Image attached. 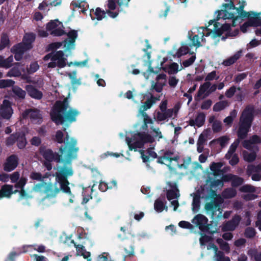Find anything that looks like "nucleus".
<instances>
[{"instance_id":"1","label":"nucleus","mask_w":261,"mask_h":261,"mask_svg":"<svg viewBox=\"0 0 261 261\" xmlns=\"http://www.w3.org/2000/svg\"><path fill=\"white\" fill-rule=\"evenodd\" d=\"M79 150L76 140L73 138H70L68 133H66L65 144L62 145L59 148V152H54L44 145L40 146L38 149L39 153L44 160L54 161L63 165L56 172L55 179L61 185V189L64 193L69 195H71V192L67 178L73 174V171L72 167L70 166L72 161L76 158Z\"/></svg>"},{"instance_id":"2","label":"nucleus","mask_w":261,"mask_h":261,"mask_svg":"<svg viewBox=\"0 0 261 261\" xmlns=\"http://www.w3.org/2000/svg\"><path fill=\"white\" fill-rule=\"evenodd\" d=\"M80 114L77 109L69 108L68 98L66 97L63 100L56 101L50 115L51 120L58 125L76 121V117Z\"/></svg>"},{"instance_id":"3","label":"nucleus","mask_w":261,"mask_h":261,"mask_svg":"<svg viewBox=\"0 0 261 261\" xmlns=\"http://www.w3.org/2000/svg\"><path fill=\"white\" fill-rule=\"evenodd\" d=\"M254 108L247 107L243 111L240 118L237 135L239 139H245L249 132L253 120Z\"/></svg>"},{"instance_id":"4","label":"nucleus","mask_w":261,"mask_h":261,"mask_svg":"<svg viewBox=\"0 0 261 261\" xmlns=\"http://www.w3.org/2000/svg\"><path fill=\"white\" fill-rule=\"evenodd\" d=\"M209 197L212 200L210 202L205 203L204 208L206 212H211L212 216H214L217 211L220 210V206L223 202L224 200L220 195L217 194L215 191L212 189Z\"/></svg>"},{"instance_id":"5","label":"nucleus","mask_w":261,"mask_h":261,"mask_svg":"<svg viewBox=\"0 0 261 261\" xmlns=\"http://www.w3.org/2000/svg\"><path fill=\"white\" fill-rule=\"evenodd\" d=\"M245 3V2L243 1L242 4L241 5L239 8H237L236 11L234 13L229 12L226 10H218L217 11L218 13L217 20H220V19H223V20L227 19H232V25L235 27V21L239 18V16L237 15L238 13L241 12V11H244Z\"/></svg>"},{"instance_id":"6","label":"nucleus","mask_w":261,"mask_h":261,"mask_svg":"<svg viewBox=\"0 0 261 261\" xmlns=\"http://www.w3.org/2000/svg\"><path fill=\"white\" fill-rule=\"evenodd\" d=\"M53 58V62L48 64V68H54L58 67L62 68L66 66L67 59L64 57V54L62 50L57 51Z\"/></svg>"},{"instance_id":"7","label":"nucleus","mask_w":261,"mask_h":261,"mask_svg":"<svg viewBox=\"0 0 261 261\" xmlns=\"http://www.w3.org/2000/svg\"><path fill=\"white\" fill-rule=\"evenodd\" d=\"M13 114L11 102L7 99H4L0 106V116L4 119L9 120Z\"/></svg>"},{"instance_id":"8","label":"nucleus","mask_w":261,"mask_h":261,"mask_svg":"<svg viewBox=\"0 0 261 261\" xmlns=\"http://www.w3.org/2000/svg\"><path fill=\"white\" fill-rule=\"evenodd\" d=\"M241 219L240 215H235L230 220L223 223L222 226V231L223 232L234 231L239 226Z\"/></svg>"},{"instance_id":"9","label":"nucleus","mask_w":261,"mask_h":261,"mask_svg":"<svg viewBox=\"0 0 261 261\" xmlns=\"http://www.w3.org/2000/svg\"><path fill=\"white\" fill-rule=\"evenodd\" d=\"M30 50L21 42L14 45L11 48V52L14 55V59L17 61H20L23 58L24 54Z\"/></svg>"},{"instance_id":"10","label":"nucleus","mask_w":261,"mask_h":261,"mask_svg":"<svg viewBox=\"0 0 261 261\" xmlns=\"http://www.w3.org/2000/svg\"><path fill=\"white\" fill-rule=\"evenodd\" d=\"M18 158L16 154H12L8 156L4 164V169L6 172H10L14 170L18 166Z\"/></svg>"},{"instance_id":"11","label":"nucleus","mask_w":261,"mask_h":261,"mask_svg":"<svg viewBox=\"0 0 261 261\" xmlns=\"http://www.w3.org/2000/svg\"><path fill=\"white\" fill-rule=\"evenodd\" d=\"M261 143V138L257 135H252L249 140H245L242 142L243 146L246 149L252 151L253 149V145Z\"/></svg>"},{"instance_id":"12","label":"nucleus","mask_w":261,"mask_h":261,"mask_svg":"<svg viewBox=\"0 0 261 261\" xmlns=\"http://www.w3.org/2000/svg\"><path fill=\"white\" fill-rule=\"evenodd\" d=\"M22 117L23 118L30 117L32 121H38V120H40L42 118L40 111L36 109L25 110L22 113Z\"/></svg>"},{"instance_id":"13","label":"nucleus","mask_w":261,"mask_h":261,"mask_svg":"<svg viewBox=\"0 0 261 261\" xmlns=\"http://www.w3.org/2000/svg\"><path fill=\"white\" fill-rule=\"evenodd\" d=\"M25 89L28 95L34 99L40 100L43 97L42 92L32 85H27Z\"/></svg>"},{"instance_id":"14","label":"nucleus","mask_w":261,"mask_h":261,"mask_svg":"<svg viewBox=\"0 0 261 261\" xmlns=\"http://www.w3.org/2000/svg\"><path fill=\"white\" fill-rule=\"evenodd\" d=\"M36 39V35L34 33H26L24 34L22 40L21 42L29 49L31 50L33 47V43Z\"/></svg>"},{"instance_id":"15","label":"nucleus","mask_w":261,"mask_h":261,"mask_svg":"<svg viewBox=\"0 0 261 261\" xmlns=\"http://www.w3.org/2000/svg\"><path fill=\"white\" fill-rule=\"evenodd\" d=\"M261 27V18H251L247 22L244 23L240 27L241 31L245 33L249 27Z\"/></svg>"},{"instance_id":"16","label":"nucleus","mask_w":261,"mask_h":261,"mask_svg":"<svg viewBox=\"0 0 261 261\" xmlns=\"http://www.w3.org/2000/svg\"><path fill=\"white\" fill-rule=\"evenodd\" d=\"M125 255L124 256V261L127 257H132L134 255V248L133 246V241L132 239H127L126 243L123 245Z\"/></svg>"},{"instance_id":"17","label":"nucleus","mask_w":261,"mask_h":261,"mask_svg":"<svg viewBox=\"0 0 261 261\" xmlns=\"http://www.w3.org/2000/svg\"><path fill=\"white\" fill-rule=\"evenodd\" d=\"M60 185L61 186L60 184ZM60 190L64 192L61 187L60 188L55 187L53 184L48 183L46 185L44 191L47 196L54 197L59 193Z\"/></svg>"},{"instance_id":"18","label":"nucleus","mask_w":261,"mask_h":261,"mask_svg":"<svg viewBox=\"0 0 261 261\" xmlns=\"http://www.w3.org/2000/svg\"><path fill=\"white\" fill-rule=\"evenodd\" d=\"M106 12L102 10L100 8L97 7L94 11L93 9L90 10V15L92 20L96 19L101 20L106 17Z\"/></svg>"},{"instance_id":"19","label":"nucleus","mask_w":261,"mask_h":261,"mask_svg":"<svg viewBox=\"0 0 261 261\" xmlns=\"http://www.w3.org/2000/svg\"><path fill=\"white\" fill-rule=\"evenodd\" d=\"M173 112V109H168L164 112L158 111L156 114V119L158 121H164L168 118H171Z\"/></svg>"},{"instance_id":"20","label":"nucleus","mask_w":261,"mask_h":261,"mask_svg":"<svg viewBox=\"0 0 261 261\" xmlns=\"http://www.w3.org/2000/svg\"><path fill=\"white\" fill-rule=\"evenodd\" d=\"M12 91L14 94V97L16 99L23 100L26 95V91L23 90L18 86H14L12 87Z\"/></svg>"},{"instance_id":"21","label":"nucleus","mask_w":261,"mask_h":261,"mask_svg":"<svg viewBox=\"0 0 261 261\" xmlns=\"http://www.w3.org/2000/svg\"><path fill=\"white\" fill-rule=\"evenodd\" d=\"M241 50L237 51L234 55L223 61L222 64L225 66H229L237 62L242 56Z\"/></svg>"},{"instance_id":"22","label":"nucleus","mask_w":261,"mask_h":261,"mask_svg":"<svg viewBox=\"0 0 261 261\" xmlns=\"http://www.w3.org/2000/svg\"><path fill=\"white\" fill-rule=\"evenodd\" d=\"M13 186L11 185H5L1 187L0 190V198L2 197H10L12 194Z\"/></svg>"},{"instance_id":"23","label":"nucleus","mask_w":261,"mask_h":261,"mask_svg":"<svg viewBox=\"0 0 261 261\" xmlns=\"http://www.w3.org/2000/svg\"><path fill=\"white\" fill-rule=\"evenodd\" d=\"M237 15L239 16V18H247L248 20H249V19L251 18H257V19H261V12L257 13L251 11L246 12L244 10L238 13Z\"/></svg>"},{"instance_id":"24","label":"nucleus","mask_w":261,"mask_h":261,"mask_svg":"<svg viewBox=\"0 0 261 261\" xmlns=\"http://www.w3.org/2000/svg\"><path fill=\"white\" fill-rule=\"evenodd\" d=\"M136 136L139 139L141 140L143 145L146 143H152L154 141V139L152 136L143 132L138 133Z\"/></svg>"},{"instance_id":"25","label":"nucleus","mask_w":261,"mask_h":261,"mask_svg":"<svg viewBox=\"0 0 261 261\" xmlns=\"http://www.w3.org/2000/svg\"><path fill=\"white\" fill-rule=\"evenodd\" d=\"M240 139L239 138L236 139L235 141L231 144L227 153L225 154V158L226 159H230L231 156L234 154V152L236 151L238 146L239 145Z\"/></svg>"},{"instance_id":"26","label":"nucleus","mask_w":261,"mask_h":261,"mask_svg":"<svg viewBox=\"0 0 261 261\" xmlns=\"http://www.w3.org/2000/svg\"><path fill=\"white\" fill-rule=\"evenodd\" d=\"M223 164L221 162H213L210 166V169L213 172L214 175L218 176L223 173L221 168Z\"/></svg>"},{"instance_id":"27","label":"nucleus","mask_w":261,"mask_h":261,"mask_svg":"<svg viewBox=\"0 0 261 261\" xmlns=\"http://www.w3.org/2000/svg\"><path fill=\"white\" fill-rule=\"evenodd\" d=\"M18 139H17V146L20 149H24L27 144L26 137L24 134L19 133L17 136Z\"/></svg>"},{"instance_id":"28","label":"nucleus","mask_w":261,"mask_h":261,"mask_svg":"<svg viewBox=\"0 0 261 261\" xmlns=\"http://www.w3.org/2000/svg\"><path fill=\"white\" fill-rule=\"evenodd\" d=\"M165 86V81L164 82H157L155 83L154 81H152L151 87L148 92H153L155 91L156 92L160 93L162 91L163 87Z\"/></svg>"},{"instance_id":"29","label":"nucleus","mask_w":261,"mask_h":261,"mask_svg":"<svg viewBox=\"0 0 261 261\" xmlns=\"http://www.w3.org/2000/svg\"><path fill=\"white\" fill-rule=\"evenodd\" d=\"M154 208L158 213H161L164 210L166 211L168 210V207L166 206L165 203L160 199H157L155 200Z\"/></svg>"},{"instance_id":"30","label":"nucleus","mask_w":261,"mask_h":261,"mask_svg":"<svg viewBox=\"0 0 261 261\" xmlns=\"http://www.w3.org/2000/svg\"><path fill=\"white\" fill-rule=\"evenodd\" d=\"M192 211L194 213H197L200 206V196L198 194H196L193 197L192 203Z\"/></svg>"},{"instance_id":"31","label":"nucleus","mask_w":261,"mask_h":261,"mask_svg":"<svg viewBox=\"0 0 261 261\" xmlns=\"http://www.w3.org/2000/svg\"><path fill=\"white\" fill-rule=\"evenodd\" d=\"M74 247L77 252L80 253L81 255L83 256L84 258H88L90 256L91 253L89 251H87L83 245L74 244Z\"/></svg>"},{"instance_id":"32","label":"nucleus","mask_w":261,"mask_h":261,"mask_svg":"<svg viewBox=\"0 0 261 261\" xmlns=\"http://www.w3.org/2000/svg\"><path fill=\"white\" fill-rule=\"evenodd\" d=\"M33 247L34 249L39 252L43 253L45 252V247L43 245H28V246H23L22 247V252L25 253L28 251L27 248Z\"/></svg>"},{"instance_id":"33","label":"nucleus","mask_w":261,"mask_h":261,"mask_svg":"<svg viewBox=\"0 0 261 261\" xmlns=\"http://www.w3.org/2000/svg\"><path fill=\"white\" fill-rule=\"evenodd\" d=\"M196 223L199 226V228L206 224L208 221L207 218L203 215L198 214L195 217Z\"/></svg>"},{"instance_id":"34","label":"nucleus","mask_w":261,"mask_h":261,"mask_svg":"<svg viewBox=\"0 0 261 261\" xmlns=\"http://www.w3.org/2000/svg\"><path fill=\"white\" fill-rule=\"evenodd\" d=\"M228 106V102L226 100L220 101L216 102L213 106L214 112H220Z\"/></svg>"},{"instance_id":"35","label":"nucleus","mask_w":261,"mask_h":261,"mask_svg":"<svg viewBox=\"0 0 261 261\" xmlns=\"http://www.w3.org/2000/svg\"><path fill=\"white\" fill-rule=\"evenodd\" d=\"M130 0H117V4L118 6V12L126 13L125 8L128 7V4Z\"/></svg>"},{"instance_id":"36","label":"nucleus","mask_w":261,"mask_h":261,"mask_svg":"<svg viewBox=\"0 0 261 261\" xmlns=\"http://www.w3.org/2000/svg\"><path fill=\"white\" fill-rule=\"evenodd\" d=\"M244 160L248 162H253L256 157V152L252 151L251 152H248V151L244 150L243 152Z\"/></svg>"},{"instance_id":"37","label":"nucleus","mask_w":261,"mask_h":261,"mask_svg":"<svg viewBox=\"0 0 261 261\" xmlns=\"http://www.w3.org/2000/svg\"><path fill=\"white\" fill-rule=\"evenodd\" d=\"M18 132L11 134L10 136L6 139L5 141V144L6 146H11L13 145L15 143V142L17 141V139H18Z\"/></svg>"},{"instance_id":"38","label":"nucleus","mask_w":261,"mask_h":261,"mask_svg":"<svg viewBox=\"0 0 261 261\" xmlns=\"http://www.w3.org/2000/svg\"><path fill=\"white\" fill-rule=\"evenodd\" d=\"M211 86V83L210 82H206L201 85L197 93V97H201L202 94L207 91Z\"/></svg>"},{"instance_id":"39","label":"nucleus","mask_w":261,"mask_h":261,"mask_svg":"<svg viewBox=\"0 0 261 261\" xmlns=\"http://www.w3.org/2000/svg\"><path fill=\"white\" fill-rule=\"evenodd\" d=\"M163 70L167 72L169 74H174L178 71V65L176 63H172L168 67L167 70L166 68H163Z\"/></svg>"},{"instance_id":"40","label":"nucleus","mask_w":261,"mask_h":261,"mask_svg":"<svg viewBox=\"0 0 261 261\" xmlns=\"http://www.w3.org/2000/svg\"><path fill=\"white\" fill-rule=\"evenodd\" d=\"M196 126L198 127L202 126L205 122V115L203 112L199 113L195 118Z\"/></svg>"},{"instance_id":"41","label":"nucleus","mask_w":261,"mask_h":261,"mask_svg":"<svg viewBox=\"0 0 261 261\" xmlns=\"http://www.w3.org/2000/svg\"><path fill=\"white\" fill-rule=\"evenodd\" d=\"M10 40L8 35L6 33L2 34L1 37L0 46L4 49L10 44Z\"/></svg>"},{"instance_id":"42","label":"nucleus","mask_w":261,"mask_h":261,"mask_svg":"<svg viewBox=\"0 0 261 261\" xmlns=\"http://www.w3.org/2000/svg\"><path fill=\"white\" fill-rule=\"evenodd\" d=\"M170 10V7L167 2L164 3V8H162L159 13V17L161 18H166L167 16L168 12Z\"/></svg>"},{"instance_id":"43","label":"nucleus","mask_w":261,"mask_h":261,"mask_svg":"<svg viewBox=\"0 0 261 261\" xmlns=\"http://www.w3.org/2000/svg\"><path fill=\"white\" fill-rule=\"evenodd\" d=\"M237 112L236 110H233L230 113V115L226 117L224 119V122L227 125H231L233 122L234 119L236 117Z\"/></svg>"},{"instance_id":"44","label":"nucleus","mask_w":261,"mask_h":261,"mask_svg":"<svg viewBox=\"0 0 261 261\" xmlns=\"http://www.w3.org/2000/svg\"><path fill=\"white\" fill-rule=\"evenodd\" d=\"M237 194V192L232 188H227L224 190L222 193L224 197L226 198H231Z\"/></svg>"},{"instance_id":"45","label":"nucleus","mask_w":261,"mask_h":261,"mask_svg":"<svg viewBox=\"0 0 261 261\" xmlns=\"http://www.w3.org/2000/svg\"><path fill=\"white\" fill-rule=\"evenodd\" d=\"M189 51V48L187 46H181L177 51L175 55H173L174 57L180 58L182 56L187 54Z\"/></svg>"},{"instance_id":"46","label":"nucleus","mask_w":261,"mask_h":261,"mask_svg":"<svg viewBox=\"0 0 261 261\" xmlns=\"http://www.w3.org/2000/svg\"><path fill=\"white\" fill-rule=\"evenodd\" d=\"M65 136H66V135ZM65 137H66L64 138V134L61 130H58L56 132L54 140L59 144L64 143V145L65 142Z\"/></svg>"},{"instance_id":"47","label":"nucleus","mask_w":261,"mask_h":261,"mask_svg":"<svg viewBox=\"0 0 261 261\" xmlns=\"http://www.w3.org/2000/svg\"><path fill=\"white\" fill-rule=\"evenodd\" d=\"M128 145L130 150L134 149L135 151H137V148H142L143 146L142 142L141 140L135 141L134 143H131L130 141L128 142Z\"/></svg>"},{"instance_id":"48","label":"nucleus","mask_w":261,"mask_h":261,"mask_svg":"<svg viewBox=\"0 0 261 261\" xmlns=\"http://www.w3.org/2000/svg\"><path fill=\"white\" fill-rule=\"evenodd\" d=\"M220 25L221 23L220 22H215L214 23V28L213 29V35L214 37H220L224 33L222 29L220 28Z\"/></svg>"},{"instance_id":"49","label":"nucleus","mask_w":261,"mask_h":261,"mask_svg":"<svg viewBox=\"0 0 261 261\" xmlns=\"http://www.w3.org/2000/svg\"><path fill=\"white\" fill-rule=\"evenodd\" d=\"M57 23H60L61 22L58 20H50L46 25V31L51 32L58 27Z\"/></svg>"},{"instance_id":"50","label":"nucleus","mask_w":261,"mask_h":261,"mask_svg":"<svg viewBox=\"0 0 261 261\" xmlns=\"http://www.w3.org/2000/svg\"><path fill=\"white\" fill-rule=\"evenodd\" d=\"M179 196V192H176L175 190H168L167 191L166 196L169 201L177 198Z\"/></svg>"},{"instance_id":"51","label":"nucleus","mask_w":261,"mask_h":261,"mask_svg":"<svg viewBox=\"0 0 261 261\" xmlns=\"http://www.w3.org/2000/svg\"><path fill=\"white\" fill-rule=\"evenodd\" d=\"M243 182L244 179L243 178L237 175H233V177L231 181V186L233 187H237L241 185Z\"/></svg>"},{"instance_id":"52","label":"nucleus","mask_w":261,"mask_h":261,"mask_svg":"<svg viewBox=\"0 0 261 261\" xmlns=\"http://www.w3.org/2000/svg\"><path fill=\"white\" fill-rule=\"evenodd\" d=\"M15 84V82L12 80H0V88H6L14 86L13 85Z\"/></svg>"},{"instance_id":"53","label":"nucleus","mask_w":261,"mask_h":261,"mask_svg":"<svg viewBox=\"0 0 261 261\" xmlns=\"http://www.w3.org/2000/svg\"><path fill=\"white\" fill-rule=\"evenodd\" d=\"M256 234V231L254 228L248 227H247L244 232V235L247 238H253Z\"/></svg>"},{"instance_id":"54","label":"nucleus","mask_w":261,"mask_h":261,"mask_svg":"<svg viewBox=\"0 0 261 261\" xmlns=\"http://www.w3.org/2000/svg\"><path fill=\"white\" fill-rule=\"evenodd\" d=\"M20 75V70L16 67L12 68L7 73V76L9 77H19Z\"/></svg>"},{"instance_id":"55","label":"nucleus","mask_w":261,"mask_h":261,"mask_svg":"<svg viewBox=\"0 0 261 261\" xmlns=\"http://www.w3.org/2000/svg\"><path fill=\"white\" fill-rule=\"evenodd\" d=\"M217 242L220 245V248L225 251V252H228L230 250V247L228 243L224 242L221 239H218Z\"/></svg>"},{"instance_id":"56","label":"nucleus","mask_w":261,"mask_h":261,"mask_svg":"<svg viewBox=\"0 0 261 261\" xmlns=\"http://www.w3.org/2000/svg\"><path fill=\"white\" fill-rule=\"evenodd\" d=\"M39 68V66L36 62H32L29 67L27 68V72L29 74L34 73L38 70Z\"/></svg>"},{"instance_id":"57","label":"nucleus","mask_w":261,"mask_h":261,"mask_svg":"<svg viewBox=\"0 0 261 261\" xmlns=\"http://www.w3.org/2000/svg\"><path fill=\"white\" fill-rule=\"evenodd\" d=\"M217 261H230L228 256H225L224 253L221 251H218L215 253Z\"/></svg>"},{"instance_id":"58","label":"nucleus","mask_w":261,"mask_h":261,"mask_svg":"<svg viewBox=\"0 0 261 261\" xmlns=\"http://www.w3.org/2000/svg\"><path fill=\"white\" fill-rule=\"evenodd\" d=\"M154 103V101L152 100L151 97H150L143 103L140 108L143 109V111H146L150 109Z\"/></svg>"},{"instance_id":"59","label":"nucleus","mask_w":261,"mask_h":261,"mask_svg":"<svg viewBox=\"0 0 261 261\" xmlns=\"http://www.w3.org/2000/svg\"><path fill=\"white\" fill-rule=\"evenodd\" d=\"M240 191L241 192H254L255 191V188L250 185H245L240 188Z\"/></svg>"},{"instance_id":"60","label":"nucleus","mask_w":261,"mask_h":261,"mask_svg":"<svg viewBox=\"0 0 261 261\" xmlns=\"http://www.w3.org/2000/svg\"><path fill=\"white\" fill-rule=\"evenodd\" d=\"M50 35L54 36H61L66 34V32L64 30L60 28H57L50 32Z\"/></svg>"},{"instance_id":"61","label":"nucleus","mask_w":261,"mask_h":261,"mask_svg":"<svg viewBox=\"0 0 261 261\" xmlns=\"http://www.w3.org/2000/svg\"><path fill=\"white\" fill-rule=\"evenodd\" d=\"M212 129L214 133H217L221 131L222 124L219 121L216 120L212 125Z\"/></svg>"},{"instance_id":"62","label":"nucleus","mask_w":261,"mask_h":261,"mask_svg":"<svg viewBox=\"0 0 261 261\" xmlns=\"http://www.w3.org/2000/svg\"><path fill=\"white\" fill-rule=\"evenodd\" d=\"M219 78V76H217L216 71L214 70L210 73H208L206 76L205 77V81L206 82H210V81H213L214 79L217 80Z\"/></svg>"},{"instance_id":"63","label":"nucleus","mask_w":261,"mask_h":261,"mask_svg":"<svg viewBox=\"0 0 261 261\" xmlns=\"http://www.w3.org/2000/svg\"><path fill=\"white\" fill-rule=\"evenodd\" d=\"M196 59V56L193 55L189 59L185 60L182 62V65L184 67H188L192 65L195 62Z\"/></svg>"},{"instance_id":"64","label":"nucleus","mask_w":261,"mask_h":261,"mask_svg":"<svg viewBox=\"0 0 261 261\" xmlns=\"http://www.w3.org/2000/svg\"><path fill=\"white\" fill-rule=\"evenodd\" d=\"M27 179L25 177H21L19 180L15 185L16 188L24 189V187L27 184Z\"/></svg>"}]
</instances>
